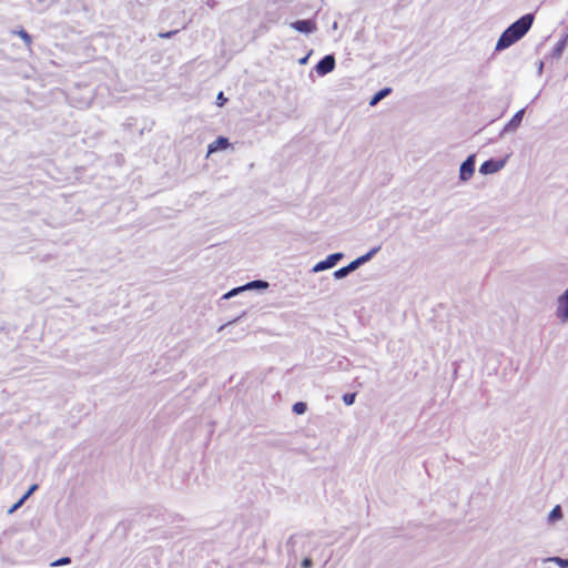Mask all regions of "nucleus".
<instances>
[{"label":"nucleus","mask_w":568,"mask_h":568,"mask_svg":"<svg viewBox=\"0 0 568 568\" xmlns=\"http://www.w3.org/2000/svg\"><path fill=\"white\" fill-rule=\"evenodd\" d=\"M236 292H237V290H233L232 292H230V293H229V294H226L225 296H226V297H227V296H231V295L235 294Z\"/></svg>","instance_id":"25"},{"label":"nucleus","mask_w":568,"mask_h":568,"mask_svg":"<svg viewBox=\"0 0 568 568\" xmlns=\"http://www.w3.org/2000/svg\"><path fill=\"white\" fill-rule=\"evenodd\" d=\"M178 31H169V32H161L159 34L160 38H163V39H166V38H170L172 37L173 34H175Z\"/></svg>","instance_id":"21"},{"label":"nucleus","mask_w":568,"mask_h":568,"mask_svg":"<svg viewBox=\"0 0 568 568\" xmlns=\"http://www.w3.org/2000/svg\"><path fill=\"white\" fill-rule=\"evenodd\" d=\"M523 116H524V110H519L518 112L515 113V115L509 121V125L517 126L521 122Z\"/></svg>","instance_id":"15"},{"label":"nucleus","mask_w":568,"mask_h":568,"mask_svg":"<svg viewBox=\"0 0 568 568\" xmlns=\"http://www.w3.org/2000/svg\"><path fill=\"white\" fill-rule=\"evenodd\" d=\"M37 489V485H33L30 487V489L20 498V500L12 506V508L9 510V513H13L16 509H18L24 500Z\"/></svg>","instance_id":"10"},{"label":"nucleus","mask_w":568,"mask_h":568,"mask_svg":"<svg viewBox=\"0 0 568 568\" xmlns=\"http://www.w3.org/2000/svg\"><path fill=\"white\" fill-rule=\"evenodd\" d=\"M302 565H303L304 568H307V567H310L312 565V560L308 559V558H305L303 560Z\"/></svg>","instance_id":"23"},{"label":"nucleus","mask_w":568,"mask_h":568,"mask_svg":"<svg viewBox=\"0 0 568 568\" xmlns=\"http://www.w3.org/2000/svg\"><path fill=\"white\" fill-rule=\"evenodd\" d=\"M390 92V89L386 88L383 90H379L371 100L369 104L375 105L377 104L383 98H385Z\"/></svg>","instance_id":"11"},{"label":"nucleus","mask_w":568,"mask_h":568,"mask_svg":"<svg viewBox=\"0 0 568 568\" xmlns=\"http://www.w3.org/2000/svg\"><path fill=\"white\" fill-rule=\"evenodd\" d=\"M16 33H17V36H18L19 38H21V39L23 40V42H24L27 45H31V43H32V38H31V36H30L26 30L21 29V30L17 31Z\"/></svg>","instance_id":"14"},{"label":"nucleus","mask_w":568,"mask_h":568,"mask_svg":"<svg viewBox=\"0 0 568 568\" xmlns=\"http://www.w3.org/2000/svg\"><path fill=\"white\" fill-rule=\"evenodd\" d=\"M217 105L222 106L226 102V98L223 92H220L216 98Z\"/></svg>","instance_id":"20"},{"label":"nucleus","mask_w":568,"mask_h":568,"mask_svg":"<svg viewBox=\"0 0 568 568\" xmlns=\"http://www.w3.org/2000/svg\"><path fill=\"white\" fill-rule=\"evenodd\" d=\"M298 32L310 33L316 30V23L312 20H298L291 24Z\"/></svg>","instance_id":"4"},{"label":"nucleus","mask_w":568,"mask_h":568,"mask_svg":"<svg viewBox=\"0 0 568 568\" xmlns=\"http://www.w3.org/2000/svg\"><path fill=\"white\" fill-rule=\"evenodd\" d=\"M474 159L473 156L468 158L465 162H463L460 166V178L462 180H468L474 174Z\"/></svg>","instance_id":"7"},{"label":"nucleus","mask_w":568,"mask_h":568,"mask_svg":"<svg viewBox=\"0 0 568 568\" xmlns=\"http://www.w3.org/2000/svg\"><path fill=\"white\" fill-rule=\"evenodd\" d=\"M307 406L303 402H297L293 405V412L297 415H302L306 412Z\"/></svg>","instance_id":"16"},{"label":"nucleus","mask_w":568,"mask_h":568,"mask_svg":"<svg viewBox=\"0 0 568 568\" xmlns=\"http://www.w3.org/2000/svg\"><path fill=\"white\" fill-rule=\"evenodd\" d=\"M503 168V162L489 160L485 161L481 165L479 171L484 174H491L497 171H499Z\"/></svg>","instance_id":"6"},{"label":"nucleus","mask_w":568,"mask_h":568,"mask_svg":"<svg viewBox=\"0 0 568 568\" xmlns=\"http://www.w3.org/2000/svg\"><path fill=\"white\" fill-rule=\"evenodd\" d=\"M267 284L265 282H261V281H255V282H252L251 284H248V286H263L265 287Z\"/></svg>","instance_id":"22"},{"label":"nucleus","mask_w":568,"mask_h":568,"mask_svg":"<svg viewBox=\"0 0 568 568\" xmlns=\"http://www.w3.org/2000/svg\"><path fill=\"white\" fill-rule=\"evenodd\" d=\"M341 256H342V254H338V253L332 254V255L327 256L326 260L317 263L313 270L315 272H318V271L331 268L336 264V262L341 258Z\"/></svg>","instance_id":"5"},{"label":"nucleus","mask_w":568,"mask_h":568,"mask_svg":"<svg viewBox=\"0 0 568 568\" xmlns=\"http://www.w3.org/2000/svg\"><path fill=\"white\" fill-rule=\"evenodd\" d=\"M348 273H349V272H348L347 267H346V266H344V267H342V268H339V270L335 271L334 276H335L336 278H341V277L346 276Z\"/></svg>","instance_id":"19"},{"label":"nucleus","mask_w":568,"mask_h":568,"mask_svg":"<svg viewBox=\"0 0 568 568\" xmlns=\"http://www.w3.org/2000/svg\"><path fill=\"white\" fill-rule=\"evenodd\" d=\"M335 68V58L333 55H325L317 64L316 71L320 74H327Z\"/></svg>","instance_id":"3"},{"label":"nucleus","mask_w":568,"mask_h":568,"mask_svg":"<svg viewBox=\"0 0 568 568\" xmlns=\"http://www.w3.org/2000/svg\"><path fill=\"white\" fill-rule=\"evenodd\" d=\"M565 47H566V39L558 41L556 47L554 48V55L556 58H560Z\"/></svg>","instance_id":"12"},{"label":"nucleus","mask_w":568,"mask_h":568,"mask_svg":"<svg viewBox=\"0 0 568 568\" xmlns=\"http://www.w3.org/2000/svg\"><path fill=\"white\" fill-rule=\"evenodd\" d=\"M560 562H561V565H562L564 567H567V566H568V560H561V559H560Z\"/></svg>","instance_id":"24"},{"label":"nucleus","mask_w":568,"mask_h":568,"mask_svg":"<svg viewBox=\"0 0 568 568\" xmlns=\"http://www.w3.org/2000/svg\"><path fill=\"white\" fill-rule=\"evenodd\" d=\"M70 562H71V560H70V558H69V557H63V558H60V559H58V560L53 561V562L51 564V566H53V567H58V566L68 565V564H70Z\"/></svg>","instance_id":"18"},{"label":"nucleus","mask_w":568,"mask_h":568,"mask_svg":"<svg viewBox=\"0 0 568 568\" xmlns=\"http://www.w3.org/2000/svg\"><path fill=\"white\" fill-rule=\"evenodd\" d=\"M557 316L562 323L568 321V288L558 297Z\"/></svg>","instance_id":"2"},{"label":"nucleus","mask_w":568,"mask_h":568,"mask_svg":"<svg viewBox=\"0 0 568 568\" xmlns=\"http://www.w3.org/2000/svg\"><path fill=\"white\" fill-rule=\"evenodd\" d=\"M356 393H347L343 396L345 405L349 406L355 402Z\"/></svg>","instance_id":"17"},{"label":"nucleus","mask_w":568,"mask_h":568,"mask_svg":"<svg viewBox=\"0 0 568 568\" xmlns=\"http://www.w3.org/2000/svg\"><path fill=\"white\" fill-rule=\"evenodd\" d=\"M562 517L561 508L559 505L552 508V510L549 514V520L555 521Z\"/></svg>","instance_id":"13"},{"label":"nucleus","mask_w":568,"mask_h":568,"mask_svg":"<svg viewBox=\"0 0 568 568\" xmlns=\"http://www.w3.org/2000/svg\"><path fill=\"white\" fill-rule=\"evenodd\" d=\"M376 252V250H373L372 252L367 253L366 255H363L361 257H358L357 260L351 262L346 267L348 270V272H352L354 271L355 268H357L362 263L368 261L371 258V256Z\"/></svg>","instance_id":"9"},{"label":"nucleus","mask_w":568,"mask_h":568,"mask_svg":"<svg viewBox=\"0 0 568 568\" xmlns=\"http://www.w3.org/2000/svg\"><path fill=\"white\" fill-rule=\"evenodd\" d=\"M532 22V14L528 13L510 24L498 39L496 50H504L521 39L528 32Z\"/></svg>","instance_id":"1"},{"label":"nucleus","mask_w":568,"mask_h":568,"mask_svg":"<svg viewBox=\"0 0 568 568\" xmlns=\"http://www.w3.org/2000/svg\"><path fill=\"white\" fill-rule=\"evenodd\" d=\"M230 146L229 140L224 136L217 138L214 142L209 145V154L217 150H224Z\"/></svg>","instance_id":"8"}]
</instances>
